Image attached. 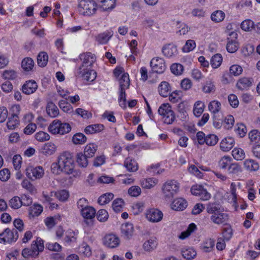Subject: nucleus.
I'll return each mask as SVG.
<instances>
[{
  "label": "nucleus",
  "mask_w": 260,
  "mask_h": 260,
  "mask_svg": "<svg viewBox=\"0 0 260 260\" xmlns=\"http://www.w3.org/2000/svg\"><path fill=\"white\" fill-rule=\"evenodd\" d=\"M57 147L53 143L49 142L45 143L41 147V152L43 155L49 156L53 155L56 151Z\"/></svg>",
  "instance_id": "15"
},
{
  "label": "nucleus",
  "mask_w": 260,
  "mask_h": 260,
  "mask_svg": "<svg viewBox=\"0 0 260 260\" xmlns=\"http://www.w3.org/2000/svg\"><path fill=\"white\" fill-rule=\"evenodd\" d=\"M206 211L212 215L218 212H222L220 206L215 203H209L207 205Z\"/></svg>",
  "instance_id": "34"
},
{
  "label": "nucleus",
  "mask_w": 260,
  "mask_h": 260,
  "mask_svg": "<svg viewBox=\"0 0 260 260\" xmlns=\"http://www.w3.org/2000/svg\"><path fill=\"white\" fill-rule=\"evenodd\" d=\"M146 217L150 222H158L162 219L163 213L157 209L151 208L147 211Z\"/></svg>",
  "instance_id": "12"
},
{
  "label": "nucleus",
  "mask_w": 260,
  "mask_h": 260,
  "mask_svg": "<svg viewBox=\"0 0 260 260\" xmlns=\"http://www.w3.org/2000/svg\"><path fill=\"white\" fill-rule=\"evenodd\" d=\"M113 35L112 31H107L99 34L96 37V41L100 44H105L108 42Z\"/></svg>",
  "instance_id": "26"
},
{
  "label": "nucleus",
  "mask_w": 260,
  "mask_h": 260,
  "mask_svg": "<svg viewBox=\"0 0 260 260\" xmlns=\"http://www.w3.org/2000/svg\"><path fill=\"white\" fill-rule=\"evenodd\" d=\"M164 55L168 57H171L177 54V49L176 46L172 44L165 45L162 49Z\"/></svg>",
  "instance_id": "24"
},
{
  "label": "nucleus",
  "mask_w": 260,
  "mask_h": 260,
  "mask_svg": "<svg viewBox=\"0 0 260 260\" xmlns=\"http://www.w3.org/2000/svg\"><path fill=\"white\" fill-rule=\"evenodd\" d=\"M254 26V22L250 19L245 20L241 24V29L246 31L251 30Z\"/></svg>",
  "instance_id": "57"
},
{
  "label": "nucleus",
  "mask_w": 260,
  "mask_h": 260,
  "mask_svg": "<svg viewBox=\"0 0 260 260\" xmlns=\"http://www.w3.org/2000/svg\"><path fill=\"white\" fill-rule=\"evenodd\" d=\"M221 109V103L216 100L212 101L208 105L209 111L213 114V118L214 119L216 118V114L220 112Z\"/></svg>",
  "instance_id": "23"
},
{
  "label": "nucleus",
  "mask_w": 260,
  "mask_h": 260,
  "mask_svg": "<svg viewBox=\"0 0 260 260\" xmlns=\"http://www.w3.org/2000/svg\"><path fill=\"white\" fill-rule=\"evenodd\" d=\"M38 88L37 83L34 80H28L23 84L22 87L23 93L30 94L36 91Z\"/></svg>",
  "instance_id": "18"
},
{
  "label": "nucleus",
  "mask_w": 260,
  "mask_h": 260,
  "mask_svg": "<svg viewBox=\"0 0 260 260\" xmlns=\"http://www.w3.org/2000/svg\"><path fill=\"white\" fill-rule=\"evenodd\" d=\"M88 158L89 157L82 152H79L76 155V161L80 167L85 168L88 164Z\"/></svg>",
  "instance_id": "42"
},
{
  "label": "nucleus",
  "mask_w": 260,
  "mask_h": 260,
  "mask_svg": "<svg viewBox=\"0 0 260 260\" xmlns=\"http://www.w3.org/2000/svg\"><path fill=\"white\" fill-rule=\"evenodd\" d=\"M158 114L162 117L165 123L172 124L175 120V115L169 104H163L158 108Z\"/></svg>",
  "instance_id": "5"
},
{
  "label": "nucleus",
  "mask_w": 260,
  "mask_h": 260,
  "mask_svg": "<svg viewBox=\"0 0 260 260\" xmlns=\"http://www.w3.org/2000/svg\"><path fill=\"white\" fill-rule=\"evenodd\" d=\"M18 238V234L15 229L7 228L0 234V243H12L16 242Z\"/></svg>",
  "instance_id": "6"
},
{
  "label": "nucleus",
  "mask_w": 260,
  "mask_h": 260,
  "mask_svg": "<svg viewBox=\"0 0 260 260\" xmlns=\"http://www.w3.org/2000/svg\"><path fill=\"white\" fill-rule=\"evenodd\" d=\"M34 61L30 57L24 58L21 62V67L26 72L31 71L34 67Z\"/></svg>",
  "instance_id": "38"
},
{
  "label": "nucleus",
  "mask_w": 260,
  "mask_h": 260,
  "mask_svg": "<svg viewBox=\"0 0 260 260\" xmlns=\"http://www.w3.org/2000/svg\"><path fill=\"white\" fill-rule=\"evenodd\" d=\"M22 255L25 258L36 257L38 256V253L33 250L31 247L30 248H26L22 250Z\"/></svg>",
  "instance_id": "61"
},
{
  "label": "nucleus",
  "mask_w": 260,
  "mask_h": 260,
  "mask_svg": "<svg viewBox=\"0 0 260 260\" xmlns=\"http://www.w3.org/2000/svg\"><path fill=\"white\" fill-rule=\"evenodd\" d=\"M158 245V240L156 237H151L146 240L143 244V248L144 251L148 252L155 250Z\"/></svg>",
  "instance_id": "16"
},
{
  "label": "nucleus",
  "mask_w": 260,
  "mask_h": 260,
  "mask_svg": "<svg viewBox=\"0 0 260 260\" xmlns=\"http://www.w3.org/2000/svg\"><path fill=\"white\" fill-rule=\"evenodd\" d=\"M234 122V117L231 115H228L225 117L223 125L226 129H229L233 126Z\"/></svg>",
  "instance_id": "62"
},
{
  "label": "nucleus",
  "mask_w": 260,
  "mask_h": 260,
  "mask_svg": "<svg viewBox=\"0 0 260 260\" xmlns=\"http://www.w3.org/2000/svg\"><path fill=\"white\" fill-rule=\"evenodd\" d=\"M235 140L231 137H225L220 143V148L224 152L229 151L234 146Z\"/></svg>",
  "instance_id": "17"
},
{
  "label": "nucleus",
  "mask_w": 260,
  "mask_h": 260,
  "mask_svg": "<svg viewBox=\"0 0 260 260\" xmlns=\"http://www.w3.org/2000/svg\"><path fill=\"white\" fill-rule=\"evenodd\" d=\"M222 62V55L220 54L217 53L212 57L210 64L213 69H217L220 66Z\"/></svg>",
  "instance_id": "48"
},
{
  "label": "nucleus",
  "mask_w": 260,
  "mask_h": 260,
  "mask_svg": "<svg viewBox=\"0 0 260 260\" xmlns=\"http://www.w3.org/2000/svg\"><path fill=\"white\" fill-rule=\"evenodd\" d=\"M158 180L154 178L144 179L141 181V185L142 188L150 189L154 187L157 183Z\"/></svg>",
  "instance_id": "30"
},
{
  "label": "nucleus",
  "mask_w": 260,
  "mask_h": 260,
  "mask_svg": "<svg viewBox=\"0 0 260 260\" xmlns=\"http://www.w3.org/2000/svg\"><path fill=\"white\" fill-rule=\"evenodd\" d=\"M25 172L26 176L32 180L40 179L44 174V170L41 166H28L26 168Z\"/></svg>",
  "instance_id": "8"
},
{
  "label": "nucleus",
  "mask_w": 260,
  "mask_h": 260,
  "mask_svg": "<svg viewBox=\"0 0 260 260\" xmlns=\"http://www.w3.org/2000/svg\"><path fill=\"white\" fill-rule=\"evenodd\" d=\"M114 195L112 193H107L101 196L98 199V203L101 205L109 203L113 199Z\"/></svg>",
  "instance_id": "55"
},
{
  "label": "nucleus",
  "mask_w": 260,
  "mask_h": 260,
  "mask_svg": "<svg viewBox=\"0 0 260 260\" xmlns=\"http://www.w3.org/2000/svg\"><path fill=\"white\" fill-rule=\"evenodd\" d=\"M129 75L127 73H123L119 79V88L127 89L129 86Z\"/></svg>",
  "instance_id": "46"
},
{
  "label": "nucleus",
  "mask_w": 260,
  "mask_h": 260,
  "mask_svg": "<svg viewBox=\"0 0 260 260\" xmlns=\"http://www.w3.org/2000/svg\"><path fill=\"white\" fill-rule=\"evenodd\" d=\"M190 191L193 195L198 196L202 201H208L211 197V194L201 185L196 184L193 185L191 188Z\"/></svg>",
  "instance_id": "7"
},
{
  "label": "nucleus",
  "mask_w": 260,
  "mask_h": 260,
  "mask_svg": "<svg viewBox=\"0 0 260 260\" xmlns=\"http://www.w3.org/2000/svg\"><path fill=\"white\" fill-rule=\"evenodd\" d=\"M123 205V201L121 199H117L112 203V208L115 212H119L122 211Z\"/></svg>",
  "instance_id": "58"
},
{
  "label": "nucleus",
  "mask_w": 260,
  "mask_h": 260,
  "mask_svg": "<svg viewBox=\"0 0 260 260\" xmlns=\"http://www.w3.org/2000/svg\"><path fill=\"white\" fill-rule=\"evenodd\" d=\"M59 106L64 112L68 113L73 112V108L64 100H61L59 102Z\"/></svg>",
  "instance_id": "60"
},
{
  "label": "nucleus",
  "mask_w": 260,
  "mask_h": 260,
  "mask_svg": "<svg viewBox=\"0 0 260 260\" xmlns=\"http://www.w3.org/2000/svg\"><path fill=\"white\" fill-rule=\"evenodd\" d=\"M232 156L237 160H243L245 157L244 150L240 148H235L232 152Z\"/></svg>",
  "instance_id": "52"
},
{
  "label": "nucleus",
  "mask_w": 260,
  "mask_h": 260,
  "mask_svg": "<svg viewBox=\"0 0 260 260\" xmlns=\"http://www.w3.org/2000/svg\"><path fill=\"white\" fill-rule=\"evenodd\" d=\"M9 205L12 208L17 209L21 207L22 202L21 198L18 197H14L12 198L9 202Z\"/></svg>",
  "instance_id": "64"
},
{
  "label": "nucleus",
  "mask_w": 260,
  "mask_h": 260,
  "mask_svg": "<svg viewBox=\"0 0 260 260\" xmlns=\"http://www.w3.org/2000/svg\"><path fill=\"white\" fill-rule=\"evenodd\" d=\"M87 141V137L81 133H77L73 135L72 142L75 145H83Z\"/></svg>",
  "instance_id": "36"
},
{
  "label": "nucleus",
  "mask_w": 260,
  "mask_h": 260,
  "mask_svg": "<svg viewBox=\"0 0 260 260\" xmlns=\"http://www.w3.org/2000/svg\"><path fill=\"white\" fill-rule=\"evenodd\" d=\"M230 189L231 194L228 197V200L233 203V206L234 207L235 210H237L238 206L237 204V194L236 193V185L234 183H231Z\"/></svg>",
  "instance_id": "28"
},
{
  "label": "nucleus",
  "mask_w": 260,
  "mask_h": 260,
  "mask_svg": "<svg viewBox=\"0 0 260 260\" xmlns=\"http://www.w3.org/2000/svg\"><path fill=\"white\" fill-rule=\"evenodd\" d=\"M72 127L68 123L61 122L59 120H54L48 127L49 132L54 135H61L69 133L71 132Z\"/></svg>",
  "instance_id": "3"
},
{
  "label": "nucleus",
  "mask_w": 260,
  "mask_h": 260,
  "mask_svg": "<svg viewBox=\"0 0 260 260\" xmlns=\"http://www.w3.org/2000/svg\"><path fill=\"white\" fill-rule=\"evenodd\" d=\"M124 166L128 172H134L138 170L137 162L131 157H127L125 159Z\"/></svg>",
  "instance_id": "22"
},
{
  "label": "nucleus",
  "mask_w": 260,
  "mask_h": 260,
  "mask_svg": "<svg viewBox=\"0 0 260 260\" xmlns=\"http://www.w3.org/2000/svg\"><path fill=\"white\" fill-rule=\"evenodd\" d=\"M215 90L214 82L211 79L206 80L202 86V91L205 93L214 92Z\"/></svg>",
  "instance_id": "33"
},
{
  "label": "nucleus",
  "mask_w": 260,
  "mask_h": 260,
  "mask_svg": "<svg viewBox=\"0 0 260 260\" xmlns=\"http://www.w3.org/2000/svg\"><path fill=\"white\" fill-rule=\"evenodd\" d=\"M179 183L176 180L167 181L162 186V190L164 197L166 199H172L179 191Z\"/></svg>",
  "instance_id": "4"
},
{
  "label": "nucleus",
  "mask_w": 260,
  "mask_h": 260,
  "mask_svg": "<svg viewBox=\"0 0 260 260\" xmlns=\"http://www.w3.org/2000/svg\"><path fill=\"white\" fill-rule=\"evenodd\" d=\"M77 75L87 81H93L96 77V73L91 68L79 67Z\"/></svg>",
  "instance_id": "10"
},
{
  "label": "nucleus",
  "mask_w": 260,
  "mask_h": 260,
  "mask_svg": "<svg viewBox=\"0 0 260 260\" xmlns=\"http://www.w3.org/2000/svg\"><path fill=\"white\" fill-rule=\"evenodd\" d=\"M242 72V67L241 66L237 64L231 66L229 69L230 74L231 75L235 77L240 75Z\"/></svg>",
  "instance_id": "56"
},
{
  "label": "nucleus",
  "mask_w": 260,
  "mask_h": 260,
  "mask_svg": "<svg viewBox=\"0 0 260 260\" xmlns=\"http://www.w3.org/2000/svg\"><path fill=\"white\" fill-rule=\"evenodd\" d=\"M46 112L48 115L52 118L56 117L59 114L58 108L52 102L48 103L46 107Z\"/></svg>",
  "instance_id": "39"
},
{
  "label": "nucleus",
  "mask_w": 260,
  "mask_h": 260,
  "mask_svg": "<svg viewBox=\"0 0 260 260\" xmlns=\"http://www.w3.org/2000/svg\"><path fill=\"white\" fill-rule=\"evenodd\" d=\"M105 126L102 124H91L85 128L84 132L86 134H93L102 132Z\"/></svg>",
  "instance_id": "25"
},
{
  "label": "nucleus",
  "mask_w": 260,
  "mask_h": 260,
  "mask_svg": "<svg viewBox=\"0 0 260 260\" xmlns=\"http://www.w3.org/2000/svg\"><path fill=\"white\" fill-rule=\"evenodd\" d=\"M225 17L224 13L220 10H217L214 12L211 15V19L215 22H219L222 21Z\"/></svg>",
  "instance_id": "54"
},
{
  "label": "nucleus",
  "mask_w": 260,
  "mask_h": 260,
  "mask_svg": "<svg viewBox=\"0 0 260 260\" xmlns=\"http://www.w3.org/2000/svg\"><path fill=\"white\" fill-rule=\"evenodd\" d=\"M101 7L104 11L113 9L116 4V0H99Z\"/></svg>",
  "instance_id": "45"
},
{
  "label": "nucleus",
  "mask_w": 260,
  "mask_h": 260,
  "mask_svg": "<svg viewBox=\"0 0 260 260\" xmlns=\"http://www.w3.org/2000/svg\"><path fill=\"white\" fill-rule=\"evenodd\" d=\"M233 159L231 156L225 155L221 157L218 161V167L222 170L228 169Z\"/></svg>",
  "instance_id": "40"
},
{
  "label": "nucleus",
  "mask_w": 260,
  "mask_h": 260,
  "mask_svg": "<svg viewBox=\"0 0 260 260\" xmlns=\"http://www.w3.org/2000/svg\"><path fill=\"white\" fill-rule=\"evenodd\" d=\"M48 59V56L46 52H40L37 57L38 64L40 67H44L46 66Z\"/></svg>",
  "instance_id": "53"
},
{
  "label": "nucleus",
  "mask_w": 260,
  "mask_h": 260,
  "mask_svg": "<svg viewBox=\"0 0 260 260\" xmlns=\"http://www.w3.org/2000/svg\"><path fill=\"white\" fill-rule=\"evenodd\" d=\"M121 230L122 234L128 239L133 235L134 227L132 224L126 223L121 225Z\"/></svg>",
  "instance_id": "32"
},
{
  "label": "nucleus",
  "mask_w": 260,
  "mask_h": 260,
  "mask_svg": "<svg viewBox=\"0 0 260 260\" xmlns=\"http://www.w3.org/2000/svg\"><path fill=\"white\" fill-rule=\"evenodd\" d=\"M228 37V43L226 44V50L230 53L235 52L238 48V44L236 41L237 34L234 31L230 33Z\"/></svg>",
  "instance_id": "14"
},
{
  "label": "nucleus",
  "mask_w": 260,
  "mask_h": 260,
  "mask_svg": "<svg viewBox=\"0 0 260 260\" xmlns=\"http://www.w3.org/2000/svg\"><path fill=\"white\" fill-rule=\"evenodd\" d=\"M78 231H74L72 230H68L64 239V242L70 245L73 243H76L78 237Z\"/></svg>",
  "instance_id": "27"
},
{
  "label": "nucleus",
  "mask_w": 260,
  "mask_h": 260,
  "mask_svg": "<svg viewBox=\"0 0 260 260\" xmlns=\"http://www.w3.org/2000/svg\"><path fill=\"white\" fill-rule=\"evenodd\" d=\"M158 91L161 96L167 97L171 91L169 84L166 81L161 82L158 86Z\"/></svg>",
  "instance_id": "31"
},
{
  "label": "nucleus",
  "mask_w": 260,
  "mask_h": 260,
  "mask_svg": "<svg viewBox=\"0 0 260 260\" xmlns=\"http://www.w3.org/2000/svg\"><path fill=\"white\" fill-rule=\"evenodd\" d=\"M150 66L153 72L158 74L163 73L166 69V65L164 59L155 57L151 59Z\"/></svg>",
  "instance_id": "11"
},
{
  "label": "nucleus",
  "mask_w": 260,
  "mask_h": 260,
  "mask_svg": "<svg viewBox=\"0 0 260 260\" xmlns=\"http://www.w3.org/2000/svg\"><path fill=\"white\" fill-rule=\"evenodd\" d=\"M98 9V5L94 0H80L78 5L79 14L85 17L95 15Z\"/></svg>",
  "instance_id": "2"
},
{
  "label": "nucleus",
  "mask_w": 260,
  "mask_h": 260,
  "mask_svg": "<svg viewBox=\"0 0 260 260\" xmlns=\"http://www.w3.org/2000/svg\"><path fill=\"white\" fill-rule=\"evenodd\" d=\"M183 257L186 259H191L197 255L196 251L192 248H183L181 251Z\"/></svg>",
  "instance_id": "47"
},
{
  "label": "nucleus",
  "mask_w": 260,
  "mask_h": 260,
  "mask_svg": "<svg viewBox=\"0 0 260 260\" xmlns=\"http://www.w3.org/2000/svg\"><path fill=\"white\" fill-rule=\"evenodd\" d=\"M109 217L108 212L105 209H101L96 214V218L100 222L106 221Z\"/></svg>",
  "instance_id": "63"
},
{
  "label": "nucleus",
  "mask_w": 260,
  "mask_h": 260,
  "mask_svg": "<svg viewBox=\"0 0 260 260\" xmlns=\"http://www.w3.org/2000/svg\"><path fill=\"white\" fill-rule=\"evenodd\" d=\"M79 59L82 61V64L79 67L91 68L93 64L96 61L95 54L90 52H86L81 54Z\"/></svg>",
  "instance_id": "9"
},
{
  "label": "nucleus",
  "mask_w": 260,
  "mask_h": 260,
  "mask_svg": "<svg viewBox=\"0 0 260 260\" xmlns=\"http://www.w3.org/2000/svg\"><path fill=\"white\" fill-rule=\"evenodd\" d=\"M79 252L84 256L89 257L92 255V251L90 246L86 243H83L79 246Z\"/></svg>",
  "instance_id": "50"
},
{
  "label": "nucleus",
  "mask_w": 260,
  "mask_h": 260,
  "mask_svg": "<svg viewBox=\"0 0 260 260\" xmlns=\"http://www.w3.org/2000/svg\"><path fill=\"white\" fill-rule=\"evenodd\" d=\"M80 212L83 217L87 219H91L94 218L96 213L94 208L91 206L84 208Z\"/></svg>",
  "instance_id": "41"
},
{
  "label": "nucleus",
  "mask_w": 260,
  "mask_h": 260,
  "mask_svg": "<svg viewBox=\"0 0 260 260\" xmlns=\"http://www.w3.org/2000/svg\"><path fill=\"white\" fill-rule=\"evenodd\" d=\"M31 247L33 250L36 251V252H38L39 254L40 252L44 250L43 241L40 238H37L36 240L32 241Z\"/></svg>",
  "instance_id": "44"
},
{
  "label": "nucleus",
  "mask_w": 260,
  "mask_h": 260,
  "mask_svg": "<svg viewBox=\"0 0 260 260\" xmlns=\"http://www.w3.org/2000/svg\"><path fill=\"white\" fill-rule=\"evenodd\" d=\"M205 104L201 101H197L195 103L193 107V114L196 117H199L204 112Z\"/></svg>",
  "instance_id": "49"
},
{
  "label": "nucleus",
  "mask_w": 260,
  "mask_h": 260,
  "mask_svg": "<svg viewBox=\"0 0 260 260\" xmlns=\"http://www.w3.org/2000/svg\"><path fill=\"white\" fill-rule=\"evenodd\" d=\"M75 168L73 154L69 151L60 153L57 157V161L53 162L51 166L53 174H59L63 172L66 174H72Z\"/></svg>",
  "instance_id": "1"
},
{
  "label": "nucleus",
  "mask_w": 260,
  "mask_h": 260,
  "mask_svg": "<svg viewBox=\"0 0 260 260\" xmlns=\"http://www.w3.org/2000/svg\"><path fill=\"white\" fill-rule=\"evenodd\" d=\"M244 168L250 171H256L259 169L258 162L253 159H246L244 162Z\"/></svg>",
  "instance_id": "37"
},
{
  "label": "nucleus",
  "mask_w": 260,
  "mask_h": 260,
  "mask_svg": "<svg viewBox=\"0 0 260 260\" xmlns=\"http://www.w3.org/2000/svg\"><path fill=\"white\" fill-rule=\"evenodd\" d=\"M56 198L61 201H66L69 197V192L64 189L58 190L54 193Z\"/></svg>",
  "instance_id": "59"
},
{
  "label": "nucleus",
  "mask_w": 260,
  "mask_h": 260,
  "mask_svg": "<svg viewBox=\"0 0 260 260\" xmlns=\"http://www.w3.org/2000/svg\"><path fill=\"white\" fill-rule=\"evenodd\" d=\"M19 124V119L16 114H13L9 118L7 123V127L10 129H14Z\"/></svg>",
  "instance_id": "35"
},
{
  "label": "nucleus",
  "mask_w": 260,
  "mask_h": 260,
  "mask_svg": "<svg viewBox=\"0 0 260 260\" xmlns=\"http://www.w3.org/2000/svg\"><path fill=\"white\" fill-rule=\"evenodd\" d=\"M252 79L248 77H242L240 78L237 83V87L241 90H247L251 86Z\"/></svg>",
  "instance_id": "19"
},
{
  "label": "nucleus",
  "mask_w": 260,
  "mask_h": 260,
  "mask_svg": "<svg viewBox=\"0 0 260 260\" xmlns=\"http://www.w3.org/2000/svg\"><path fill=\"white\" fill-rule=\"evenodd\" d=\"M17 73L14 70H5L2 74V77L7 80H15L17 77Z\"/></svg>",
  "instance_id": "51"
},
{
  "label": "nucleus",
  "mask_w": 260,
  "mask_h": 260,
  "mask_svg": "<svg viewBox=\"0 0 260 260\" xmlns=\"http://www.w3.org/2000/svg\"><path fill=\"white\" fill-rule=\"evenodd\" d=\"M43 211V207L39 204H34L29 209V217H34L38 216Z\"/></svg>",
  "instance_id": "43"
},
{
  "label": "nucleus",
  "mask_w": 260,
  "mask_h": 260,
  "mask_svg": "<svg viewBox=\"0 0 260 260\" xmlns=\"http://www.w3.org/2000/svg\"><path fill=\"white\" fill-rule=\"evenodd\" d=\"M228 219V216L225 213L222 212H218L216 214H214L213 215H211L210 217V220L214 223L216 224H221L226 222Z\"/></svg>",
  "instance_id": "20"
},
{
  "label": "nucleus",
  "mask_w": 260,
  "mask_h": 260,
  "mask_svg": "<svg viewBox=\"0 0 260 260\" xmlns=\"http://www.w3.org/2000/svg\"><path fill=\"white\" fill-rule=\"evenodd\" d=\"M171 206L172 209L174 210L182 211L186 208L187 204L183 198H177L174 200Z\"/></svg>",
  "instance_id": "21"
},
{
  "label": "nucleus",
  "mask_w": 260,
  "mask_h": 260,
  "mask_svg": "<svg viewBox=\"0 0 260 260\" xmlns=\"http://www.w3.org/2000/svg\"><path fill=\"white\" fill-rule=\"evenodd\" d=\"M119 243V238L114 234H107L105 236L103 239L104 245L110 248L117 247Z\"/></svg>",
  "instance_id": "13"
},
{
  "label": "nucleus",
  "mask_w": 260,
  "mask_h": 260,
  "mask_svg": "<svg viewBox=\"0 0 260 260\" xmlns=\"http://www.w3.org/2000/svg\"><path fill=\"white\" fill-rule=\"evenodd\" d=\"M98 149V146L94 143H89L86 145L84 150V154L89 158L94 156Z\"/></svg>",
  "instance_id": "29"
}]
</instances>
